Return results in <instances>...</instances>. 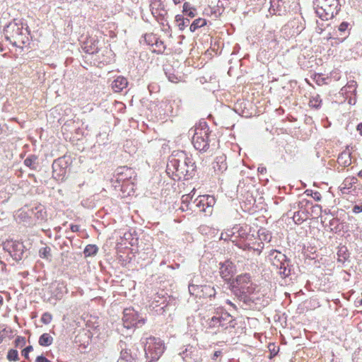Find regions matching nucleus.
I'll list each match as a JSON object with an SVG mask.
<instances>
[{"mask_svg":"<svg viewBox=\"0 0 362 362\" xmlns=\"http://www.w3.org/2000/svg\"><path fill=\"white\" fill-rule=\"evenodd\" d=\"M195 194V189H193L191 192L188 194H185L182 197V204H188L189 201L192 199Z\"/></svg>","mask_w":362,"mask_h":362,"instance_id":"b1692460","label":"nucleus"},{"mask_svg":"<svg viewBox=\"0 0 362 362\" xmlns=\"http://www.w3.org/2000/svg\"><path fill=\"white\" fill-rule=\"evenodd\" d=\"M123 322L125 327L130 328L134 325H143L144 319L139 317L138 313L133 308H126L124 310Z\"/></svg>","mask_w":362,"mask_h":362,"instance_id":"39448f33","label":"nucleus"},{"mask_svg":"<svg viewBox=\"0 0 362 362\" xmlns=\"http://www.w3.org/2000/svg\"><path fill=\"white\" fill-rule=\"evenodd\" d=\"M8 359L10 361H16L18 359V352L16 350H11L8 354Z\"/></svg>","mask_w":362,"mask_h":362,"instance_id":"c85d7f7f","label":"nucleus"},{"mask_svg":"<svg viewBox=\"0 0 362 362\" xmlns=\"http://www.w3.org/2000/svg\"><path fill=\"white\" fill-rule=\"evenodd\" d=\"M165 74L169 81L173 83H177L179 81H182L184 78L182 73L181 72V74H180L178 71H176V69H168Z\"/></svg>","mask_w":362,"mask_h":362,"instance_id":"f8f14e48","label":"nucleus"},{"mask_svg":"<svg viewBox=\"0 0 362 362\" xmlns=\"http://www.w3.org/2000/svg\"><path fill=\"white\" fill-rule=\"evenodd\" d=\"M274 254H275V256H274V260H273V265L276 267H279V264L281 262H285L286 259V257L285 256V255H284L281 252H275L273 253V255Z\"/></svg>","mask_w":362,"mask_h":362,"instance_id":"6ab92c4d","label":"nucleus"},{"mask_svg":"<svg viewBox=\"0 0 362 362\" xmlns=\"http://www.w3.org/2000/svg\"><path fill=\"white\" fill-rule=\"evenodd\" d=\"M175 21L177 23V26L180 30H183L189 23V20L185 18L182 15H177Z\"/></svg>","mask_w":362,"mask_h":362,"instance_id":"2eb2a0df","label":"nucleus"},{"mask_svg":"<svg viewBox=\"0 0 362 362\" xmlns=\"http://www.w3.org/2000/svg\"><path fill=\"white\" fill-rule=\"evenodd\" d=\"M129 171V170L126 167H120L117 169V175L119 176L117 179L122 180V177H120L126 172Z\"/></svg>","mask_w":362,"mask_h":362,"instance_id":"2f4dec72","label":"nucleus"},{"mask_svg":"<svg viewBox=\"0 0 362 362\" xmlns=\"http://www.w3.org/2000/svg\"><path fill=\"white\" fill-rule=\"evenodd\" d=\"M4 50L2 45L0 43V52H2Z\"/></svg>","mask_w":362,"mask_h":362,"instance_id":"09e8293b","label":"nucleus"},{"mask_svg":"<svg viewBox=\"0 0 362 362\" xmlns=\"http://www.w3.org/2000/svg\"><path fill=\"white\" fill-rule=\"evenodd\" d=\"M321 100H319V97L313 98L310 100V106L315 108H318L320 106Z\"/></svg>","mask_w":362,"mask_h":362,"instance_id":"393cba45","label":"nucleus"},{"mask_svg":"<svg viewBox=\"0 0 362 362\" xmlns=\"http://www.w3.org/2000/svg\"><path fill=\"white\" fill-rule=\"evenodd\" d=\"M338 163L344 166L349 165L351 163V153L348 151L342 152L338 157Z\"/></svg>","mask_w":362,"mask_h":362,"instance_id":"4468645a","label":"nucleus"},{"mask_svg":"<svg viewBox=\"0 0 362 362\" xmlns=\"http://www.w3.org/2000/svg\"><path fill=\"white\" fill-rule=\"evenodd\" d=\"M79 229V227L77 225H72L71 226V230L73 231V232H77Z\"/></svg>","mask_w":362,"mask_h":362,"instance_id":"58836bf2","label":"nucleus"},{"mask_svg":"<svg viewBox=\"0 0 362 362\" xmlns=\"http://www.w3.org/2000/svg\"><path fill=\"white\" fill-rule=\"evenodd\" d=\"M205 201H206V204L207 205L208 207L212 206L215 203L214 198L213 197L209 196V195L205 197Z\"/></svg>","mask_w":362,"mask_h":362,"instance_id":"c756f323","label":"nucleus"},{"mask_svg":"<svg viewBox=\"0 0 362 362\" xmlns=\"http://www.w3.org/2000/svg\"><path fill=\"white\" fill-rule=\"evenodd\" d=\"M284 3V0H270L269 10H272L275 13H278L280 15L281 12L285 11Z\"/></svg>","mask_w":362,"mask_h":362,"instance_id":"9d476101","label":"nucleus"},{"mask_svg":"<svg viewBox=\"0 0 362 362\" xmlns=\"http://www.w3.org/2000/svg\"><path fill=\"white\" fill-rule=\"evenodd\" d=\"M35 160H36V158H26L24 162L27 166H31Z\"/></svg>","mask_w":362,"mask_h":362,"instance_id":"f704fd0d","label":"nucleus"},{"mask_svg":"<svg viewBox=\"0 0 362 362\" xmlns=\"http://www.w3.org/2000/svg\"><path fill=\"white\" fill-rule=\"evenodd\" d=\"M53 338L49 334H43L39 339V344L41 346H49L52 343Z\"/></svg>","mask_w":362,"mask_h":362,"instance_id":"a211bd4d","label":"nucleus"},{"mask_svg":"<svg viewBox=\"0 0 362 362\" xmlns=\"http://www.w3.org/2000/svg\"><path fill=\"white\" fill-rule=\"evenodd\" d=\"M221 159H223V158L220 157V159H218V161H216V163H218V162H220Z\"/></svg>","mask_w":362,"mask_h":362,"instance_id":"603ef678","label":"nucleus"},{"mask_svg":"<svg viewBox=\"0 0 362 362\" xmlns=\"http://www.w3.org/2000/svg\"><path fill=\"white\" fill-rule=\"evenodd\" d=\"M232 286L243 293H250L254 290L252 284H250V278L247 274L238 276L235 281L233 282Z\"/></svg>","mask_w":362,"mask_h":362,"instance_id":"6e6552de","label":"nucleus"},{"mask_svg":"<svg viewBox=\"0 0 362 362\" xmlns=\"http://www.w3.org/2000/svg\"><path fill=\"white\" fill-rule=\"evenodd\" d=\"M4 34L7 41L16 47H22L29 42L30 32L27 24L13 21L4 29Z\"/></svg>","mask_w":362,"mask_h":362,"instance_id":"f257e3e1","label":"nucleus"},{"mask_svg":"<svg viewBox=\"0 0 362 362\" xmlns=\"http://www.w3.org/2000/svg\"><path fill=\"white\" fill-rule=\"evenodd\" d=\"M122 356L124 359L127 360L128 354L127 351L122 352Z\"/></svg>","mask_w":362,"mask_h":362,"instance_id":"79ce46f5","label":"nucleus"},{"mask_svg":"<svg viewBox=\"0 0 362 362\" xmlns=\"http://www.w3.org/2000/svg\"><path fill=\"white\" fill-rule=\"evenodd\" d=\"M185 164V163H180L179 160L172 158L168 164V167L170 168V166H173L177 171H179L180 170H182V165Z\"/></svg>","mask_w":362,"mask_h":362,"instance_id":"aec40b11","label":"nucleus"},{"mask_svg":"<svg viewBox=\"0 0 362 362\" xmlns=\"http://www.w3.org/2000/svg\"><path fill=\"white\" fill-rule=\"evenodd\" d=\"M288 264L286 263V260L285 262H281L279 264V270H282V269H286V265Z\"/></svg>","mask_w":362,"mask_h":362,"instance_id":"e433bc0d","label":"nucleus"},{"mask_svg":"<svg viewBox=\"0 0 362 362\" xmlns=\"http://www.w3.org/2000/svg\"><path fill=\"white\" fill-rule=\"evenodd\" d=\"M358 175L362 177V170L359 172Z\"/></svg>","mask_w":362,"mask_h":362,"instance_id":"3c124183","label":"nucleus"},{"mask_svg":"<svg viewBox=\"0 0 362 362\" xmlns=\"http://www.w3.org/2000/svg\"><path fill=\"white\" fill-rule=\"evenodd\" d=\"M200 199H196L194 200V203H196V206L197 207H200L201 206H204L205 205V196H203V197H199Z\"/></svg>","mask_w":362,"mask_h":362,"instance_id":"7c9ffc66","label":"nucleus"},{"mask_svg":"<svg viewBox=\"0 0 362 362\" xmlns=\"http://www.w3.org/2000/svg\"><path fill=\"white\" fill-rule=\"evenodd\" d=\"M230 235L228 234L227 233H226V235H224V233H221V239H226V237L229 236Z\"/></svg>","mask_w":362,"mask_h":362,"instance_id":"c03bdc74","label":"nucleus"},{"mask_svg":"<svg viewBox=\"0 0 362 362\" xmlns=\"http://www.w3.org/2000/svg\"><path fill=\"white\" fill-rule=\"evenodd\" d=\"M349 23L347 22H342L338 28V30L340 33L345 34L348 32Z\"/></svg>","mask_w":362,"mask_h":362,"instance_id":"bb28decb","label":"nucleus"},{"mask_svg":"<svg viewBox=\"0 0 362 362\" xmlns=\"http://www.w3.org/2000/svg\"><path fill=\"white\" fill-rule=\"evenodd\" d=\"M150 8L152 15L158 22L163 24L164 21H166L165 16L168 14L164 1L163 0H151Z\"/></svg>","mask_w":362,"mask_h":362,"instance_id":"423d86ee","label":"nucleus"},{"mask_svg":"<svg viewBox=\"0 0 362 362\" xmlns=\"http://www.w3.org/2000/svg\"><path fill=\"white\" fill-rule=\"evenodd\" d=\"M153 45L156 47V49H154L155 52H157L158 53H162L163 52H164L165 47L162 40L157 38Z\"/></svg>","mask_w":362,"mask_h":362,"instance_id":"4be33fe9","label":"nucleus"},{"mask_svg":"<svg viewBox=\"0 0 362 362\" xmlns=\"http://www.w3.org/2000/svg\"><path fill=\"white\" fill-rule=\"evenodd\" d=\"M221 159H223V158L220 157V159H218V161H216V163H218V162H220Z\"/></svg>","mask_w":362,"mask_h":362,"instance_id":"6e6d98bb","label":"nucleus"},{"mask_svg":"<svg viewBox=\"0 0 362 362\" xmlns=\"http://www.w3.org/2000/svg\"><path fill=\"white\" fill-rule=\"evenodd\" d=\"M42 318H43L45 322H48V320L50 319V316L49 315L45 314V315H43Z\"/></svg>","mask_w":362,"mask_h":362,"instance_id":"a19ab883","label":"nucleus"},{"mask_svg":"<svg viewBox=\"0 0 362 362\" xmlns=\"http://www.w3.org/2000/svg\"><path fill=\"white\" fill-rule=\"evenodd\" d=\"M353 210L356 213L362 211V205H356Z\"/></svg>","mask_w":362,"mask_h":362,"instance_id":"4c0bfd02","label":"nucleus"},{"mask_svg":"<svg viewBox=\"0 0 362 362\" xmlns=\"http://www.w3.org/2000/svg\"><path fill=\"white\" fill-rule=\"evenodd\" d=\"M5 247L16 260L21 259L23 253V245L21 243L9 241L5 245Z\"/></svg>","mask_w":362,"mask_h":362,"instance_id":"1a4fd4ad","label":"nucleus"},{"mask_svg":"<svg viewBox=\"0 0 362 362\" xmlns=\"http://www.w3.org/2000/svg\"><path fill=\"white\" fill-rule=\"evenodd\" d=\"M33 350V347L31 346H29L28 347H26L23 351V355L25 357V358H28V354L30 351H31Z\"/></svg>","mask_w":362,"mask_h":362,"instance_id":"c9c22d12","label":"nucleus"},{"mask_svg":"<svg viewBox=\"0 0 362 362\" xmlns=\"http://www.w3.org/2000/svg\"><path fill=\"white\" fill-rule=\"evenodd\" d=\"M144 350L146 357L151 361L158 360L163 353L164 346L160 339L149 338L146 342Z\"/></svg>","mask_w":362,"mask_h":362,"instance_id":"7ed1b4c3","label":"nucleus"},{"mask_svg":"<svg viewBox=\"0 0 362 362\" xmlns=\"http://www.w3.org/2000/svg\"><path fill=\"white\" fill-rule=\"evenodd\" d=\"M258 170H259L261 173H264V172L266 170V169H265L264 168H258Z\"/></svg>","mask_w":362,"mask_h":362,"instance_id":"a18cd8bd","label":"nucleus"},{"mask_svg":"<svg viewBox=\"0 0 362 362\" xmlns=\"http://www.w3.org/2000/svg\"><path fill=\"white\" fill-rule=\"evenodd\" d=\"M208 129L204 124V127H196L194 129L192 142L196 149L205 151L208 146Z\"/></svg>","mask_w":362,"mask_h":362,"instance_id":"20e7f679","label":"nucleus"},{"mask_svg":"<svg viewBox=\"0 0 362 362\" xmlns=\"http://www.w3.org/2000/svg\"><path fill=\"white\" fill-rule=\"evenodd\" d=\"M221 317H213L211 320L210 326H215L217 323H221Z\"/></svg>","mask_w":362,"mask_h":362,"instance_id":"473e14b6","label":"nucleus"},{"mask_svg":"<svg viewBox=\"0 0 362 362\" xmlns=\"http://www.w3.org/2000/svg\"><path fill=\"white\" fill-rule=\"evenodd\" d=\"M194 288V286H193V285H191V286H189V291H190V292H192V291Z\"/></svg>","mask_w":362,"mask_h":362,"instance_id":"49530a36","label":"nucleus"},{"mask_svg":"<svg viewBox=\"0 0 362 362\" xmlns=\"http://www.w3.org/2000/svg\"><path fill=\"white\" fill-rule=\"evenodd\" d=\"M221 159H223V158L220 157V159H218V161H216V163H218V162H220Z\"/></svg>","mask_w":362,"mask_h":362,"instance_id":"5fc2aeb1","label":"nucleus"},{"mask_svg":"<svg viewBox=\"0 0 362 362\" xmlns=\"http://www.w3.org/2000/svg\"><path fill=\"white\" fill-rule=\"evenodd\" d=\"M339 0H314L313 7L317 16L327 21L337 15L340 10Z\"/></svg>","mask_w":362,"mask_h":362,"instance_id":"f03ea898","label":"nucleus"},{"mask_svg":"<svg viewBox=\"0 0 362 362\" xmlns=\"http://www.w3.org/2000/svg\"><path fill=\"white\" fill-rule=\"evenodd\" d=\"M183 13L190 18H193L196 15V9L190 6L188 2H185L183 5Z\"/></svg>","mask_w":362,"mask_h":362,"instance_id":"f3484780","label":"nucleus"},{"mask_svg":"<svg viewBox=\"0 0 362 362\" xmlns=\"http://www.w3.org/2000/svg\"><path fill=\"white\" fill-rule=\"evenodd\" d=\"M99 40L95 37H86L80 40L81 48L82 50L89 54H93L98 52Z\"/></svg>","mask_w":362,"mask_h":362,"instance_id":"0eeeda50","label":"nucleus"},{"mask_svg":"<svg viewBox=\"0 0 362 362\" xmlns=\"http://www.w3.org/2000/svg\"><path fill=\"white\" fill-rule=\"evenodd\" d=\"M351 185V182L348 180H345V182L341 185V190L342 193H346V189H348V186Z\"/></svg>","mask_w":362,"mask_h":362,"instance_id":"72a5a7b5","label":"nucleus"},{"mask_svg":"<svg viewBox=\"0 0 362 362\" xmlns=\"http://www.w3.org/2000/svg\"><path fill=\"white\" fill-rule=\"evenodd\" d=\"M206 24V20L204 18H197L195 19L192 23L190 25L189 30L191 32L194 33L198 28L204 26Z\"/></svg>","mask_w":362,"mask_h":362,"instance_id":"dca6fc26","label":"nucleus"},{"mask_svg":"<svg viewBox=\"0 0 362 362\" xmlns=\"http://www.w3.org/2000/svg\"><path fill=\"white\" fill-rule=\"evenodd\" d=\"M40 255L42 257L49 258L50 257V248L45 247L40 250Z\"/></svg>","mask_w":362,"mask_h":362,"instance_id":"a878e982","label":"nucleus"},{"mask_svg":"<svg viewBox=\"0 0 362 362\" xmlns=\"http://www.w3.org/2000/svg\"><path fill=\"white\" fill-rule=\"evenodd\" d=\"M357 129L360 132V134H362V123L358 125Z\"/></svg>","mask_w":362,"mask_h":362,"instance_id":"37998d69","label":"nucleus"},{"mask_svg":"<svg viewBox=\"0 0 362 362\" xmlns=\"http://www.w3.org/2000/svg\"><path fill=\"white\" fill-rule=\"evenodd\" d=\"M218 354H219V352H218V351L215 352V354H214V356H218Z\"/></svg>","mask_w":362,"mask_h":362,"instance_id":"8fccbe9b","label":"nucleus"},{"mask_svg":"<svg viewBox=\"0 0 362 362\" xmlns=\"http://www.w3.org/2000/svg\"><path fill=\"white\" fill-rule=\"evenodd\" d=\"M360 303L362 304V299L360 300Z\"/></svg>","mask_w":362,"mask_h":362,"instance_id":"4d7b16f0","label":"nucleus"},{"mask_svg":"<svg viewBox=\"0 0 362 362\" xmlns=\"http://www.w3.org/2000/svg\"><path fill=\"white\" fill-rule=\"evenodd\" d=\"M127 86V81L124 77H118L112 83V88L115 92H119Z\"/></svg>","mask_w":362,"mask_h":362,"instance_id":"ddd939ff","label":"nucleus"},{"mask_svg":"<svg viewBox=\"0 0 362 362\" xmlns=\"http://www.w3.org/2000/svg\"><path fill=\"white\" fill-rule=\"evenodd\" d=\"M221 159H223V158L220 157V159H218V161H216V163H218V162H220Z\"/></svg>","mask_w":362,"mask_h":362,"instance_id":"864d4df0","label":"nucleus"},{"mask_svg":"<svg viewBox=\"0 0 362 362\" xmlns=\"http://www.w3.org/2000/svg\"><path fill=\"white\" fill-rule=\"evenodd\" d=\"M3 298L0 296V306L2 305Z\"/></svg>","mask_w":362,"mask_h":362,"instance_id":"de8ad7c7","label":"nucleus"},{"mask_svg":"<svg viewBox=\"0 0 362 362\" xmlns=\"http://www.w3.org/2000/svg\"><path fill=\"white\" fill-rule=\"evenodd\" d=\"M157 38L158 37L153 34H147L144 36L146 43L151 46H154L153 43L156 42Z\"/></svg>","mask_w":362,"mask_h":362,"instance_id":"5701e85b","label":"nucleus"},{"mask_svg":"<svg viewBox=\"0 0 362 362\" xmlns=\"http://www.w3.org/2000/svg\"><path fill=\"white\" fill-rule=\"evenodd\" d=\"M233 269V266L232 262H225L224 263L221 264L220 267V274L223 278L228 277L232 272Z\"/></svg>","mask_w":362,"mask_h":362,"instance_id":"9b49d317","label":"nucleus"},{"mask_svg":"<svg viewBox=\"0 0 362 362\" xmlns=\"http://www.w3.org/2000/svg\"><path fill=\"white\" fill-rule=\"evenodd\" d=\"M259 236L261 240L269 242L271 240V235L269 233H266L264 230L259 231Z\"/></svg>","mask_w":362,"mask_h":362,"instance_id":"cd10ccee","label":"nucleus"},{"mask_svg":"<svg viewBox=\"0 0 362 362\" xmlns=\"http://www.w3.org/2000/svg\"><path fill=\"white\" fill-rule=\"evenodd\" d=\"M279 274L281 275H284V276H288V273H286V269H285V268L282 269V270H280Z\"/></svg>","mask_w":362,"mask_h":362,"instance_id":"ea45409f","label":"nucleus"},{"mask_svg":"<svg viewBox=\"0 0 362 362\" xmlns=\"http://www.w3.org/2000/svg\"><path fill=\"white\" fill-rule=\"evenodd\" d=\"M98 247L94 245H88L84 250V254L86 256H91L96 254Z\"/></svg>","mask_w":362,"mask_h":362,"instance_id":"412c9836","label":"nucleus"}]
</instances>
